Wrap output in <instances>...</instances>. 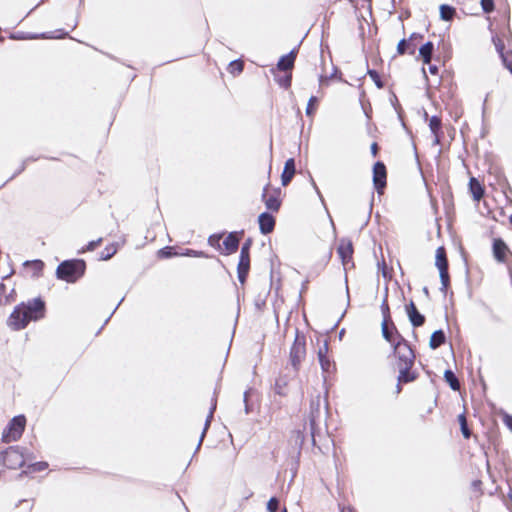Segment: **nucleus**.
<instances>
[{
	"instance_id": "32",
	"label": "nucleus",
	"mask_w": 512,
	"mask_h": 512,
	"mask_svg": "<svg viewBox=\"0 0 512 512\" xmlns=\"http://www.w3.org/2000/svg\"><path fill=\"white\" fill-rule=\"evenodd\" d=\"M229 70L231 73H241L243 70V62L240 60L230 62Z\"/></svg>"
},
{
	"instance_id": "27",
	"label": "nucleus",
	"mask_w": 512,
	"mask_h": 512,
	"mask_svg": "<svg viewBox=\"0 0 512 512\" xmlns=\"http://www.w3.org/2000/svg\"><path fill=\"white\" fill-rule=\"evenodd\" d=\"M410 369L411 368H408V369H404V367H398V370H399V381L401 382H410L412 380H414V376L412 375V373L410 372Z\"/></svg>"
},
{
	"instance_id": "45",
	"label": "nucleus",
	"mask_w": 512,
	"mask_h": 512,
	"mask_svg": "<svg viewBox=\"0 0 512 512\" xmlns=\"http://www.w3.org/2000/svg\"><path fill=\"white\" fill-rule=\"evenodd\" d=\"M279 84L283 87H289L291 84V75H288L284 79L279 80Z\"/></svg>"
},
{
	"instance_id": "6",
	"label": "nucleus",
	"mask_w": 512,
	"mask_h": 512,
	"mask_svg": "<svg viewBox=\"0 0 512 512\" xmlns=\"http://www.w3.org/2000/svg\"><path fill=\"white\" fill-rule=\"evenodd\" d=\"M306 341L304 336H300L298 329H295V340L290 351V360L293 368L298 370L300 363L306 355Z\"/></svg>"
},
{
	"instance_id": "19",
	"label": "nucleus",
	"mask_w": 512,
	"mask_h": 512,
	"mask_svg": "<svg viewBox=\"0 0 512 512\" xmlns=\"http://www.w3.org/2000/svg\"><path fill=\"white\" fill-rule=\"evenodd\" d=\"M250 246H251L250 240H248L247 242H245L242 245L241 252H240V260H239V263H238L239 267L250 268V256H249Z\"/></svg>"
},
{
	"instance_id": "50",
	"label": "nucleus",
	"mask_w": 512,
	"mask_h": 512,
	"mask_svg": "<svg viewBox=\"0 0 512 512\" xmlns=\"http://www.w3.org/2000/svg\"><path fill=\"white\" fill-rule=\"evenodd\" d=\"M218 240H219V236H215V235H213V236H210V237H209V243H210L211 245H213V244H214V242H215V241H218Z\"/></svg>"
},
{
	"instance_id": "51",
	"label": "nucleus",
	"mask_w": 512,
	"mask_h": 512,
	"mask_svg": "<svg viewBox=\"0 0 512 512\" xmlns=\"http://www.w3.org/2000/svg\"><path fill=\"white\" fill-rule=\"evenodd\" d=\"M429 71L432 74H436L438 72V68L436 66H430Z\"/></svg>"
},
{
	"instance_id": "1",
	"label": "nucleus",
	"mask_w": 512,
	"mask_h": 512,
	"mask_svg": "<svg viewBox=\"0 0 512 512\" xmlns=\"http://www.w3.org/2000/svg\"><path fill=\"white\" fill-rule=\"evenodd\" d=\"M44 316V302L34 299L27 304H20L15 307L7 320V325L12 330L24 329L30 321H36Z\"/></svg>"
},
{
	"instance_id": "2",
	"label": "nucleus",
	"mask_w": 512,
	"mask_h": 512,
	"mask_svg": "<svg viewBox=\"0 0 512 512\" xmlns=\"http://www.w3.org/2000/svg\"><path fill=\"white\" fill-rule=\"evenodd\" d=\"M2 461L10 469L23 467L26 461L33 460L35 457L30 453H25L19 446L8 448L0 454Z\"/></svg>"
},
{
	"instance_id": "7",
	"label": "nucleus",
	"mask_w": 512,
	"mask_h": 512,
	"mask_svg": "<svg viewBox=\"0 0 512 512\" xmlns=\"http://www.w3.org/2000/svg\"><path fill=\"white\" fill-rule=\"evenodd\" d=\"M435 265L438 268L440 274V280L442 284L441 290L445 291L449 285V273L446 252L443 247H438L436 250Z\"/></svg>"
},
{
	"instance_id": "49",
	"label": "nucleus",
	"mask_w": 512,
	"mask_h": 512,
	"mask_svg": "<svg viewBox=\"0 0 512 512\" xmlns=\"http://www.w3.org/2000/svg\"><path fill=\"white\" fill-rule=\"evenodd\" d=\"M377 151H378V146H377V144H376V143H373V144L371 145V152H372V154H373L374 156H376Z\"/></svg>"
},
{
	"instance_id": "23",
	"label": "nucleus",
	"mask_w": 512,
	"mask_h": 512,
	"mask_svg": "<svg viewBox=\"0 0 512 512\" xmlns=\"http://www.w3.org/2000/svg\"><path fill=\"white\" fill-rule=\"evenodd\" d=\"M328 351V345L325 342L322 347L319 348L318 358L323 371H328L330 368V361L327 359L326 354Z\"/></svg>"
},
{
	"instance_id": "38",
	"label": "nucleus",
	"mask_w": 512,
	"mask_h": 512,
	"mask_svg": "<svg viewBox=\"0 0 512 512\" xmlns=\"http://www.w3.org/2000/svg\"><path fill=\"white\" fill-rule=\"evenodd\" d=\"M381 311L383 314V320H389L390 314H389V306L387 303V299L385 298L381 304Z\"/></svg>"
},
{
	"instance_id": "25",
	"label": "nucleus",
	"mask_w": 512,
	"mask_h": 512,
	"mask_svg": "<svg viewBox=\"0 0 512 512\" xmlns=\"http://www.w3.org/2000/svg\"><path fill=\"white\" fill-rule=\"evenodd\" d=\"M455 14V9L449 5H441L440 6V17L441 19L445 21L452 20L453 16Z\"/></svg>"
},
{
	"instance_id": "28",
	"label": "nucleus",
	"mask_w": 512,
	"mask_h": 512,
	"mask_svg": "<svg viewBox=\"0 0 512 512\" xmlns=\"http://www.w3.org/2000/svg\"><path fill=\"white\" fill-rule=\"evenodd\" d=\"M47 467H48V464L46 462H36V463L29 464L27 466V470H25L23 473L27 474V473L39 472V471L45 470Z\"/></svg>"
},
{
	"instance_id": "21",
	"label": "nucleus",
	"mask_w": 512,
	"mask_h": 512,
	"mask_svg": "<svg viewBox=\"0 0 512 512\" xmlns=\"http://www.w3.org/2000/svg\"><path fill=\"white\" fill-rule=\"evenodd\" d=\"M433 49L434 46L432 42H427L420 47L419 54L425 64H429L431 62Z\"/></svg>"
},
{
	"instance_id": "10",
	"label": "nucleus",
	"mask_w": 512,
	"mask_h": 512,
	"mask_svg": "<svg viewBox=\"0 0 512 512\" xmlns=\"http://www.w3.org/2000/svg\"><path fill=\"white\" fill-rule=\"evenodd\" d=\"M310 408H311L310 415H309L310 434H311L312 442L315 445V436H316L317 427H318L317 420H318L319 413H320L319 399H317L316 401L313 400L311 402Z\"/></svg>"
},
{
	"instance_id": "35",
	"label": "nucleus",
	"mask_w": 512,
	"mask_h": 512,
	"mask_svg": "<svg viewBox=\"0 0 512 512\" xmlns=\"http://www.w3.org/2000/svg\"><path fill=\"white\" fill-rule=\"evenodd\" d=\"M293 438H294V441H295V444L299 447L302 446V444L304 443V434L302 431L298 430V431H295L293 433Z\"/></svg>"
},
{
	"instance_id": "5",
	"label": "nucleus",
	"mask_w": 512,
	"mask_h": 512,
	"mask_svg": "<svg viewBox=\"0 0 512 512\" xmlns=\"http://www.w3.org/2000/svg\"><path fill=\"white\" fill-rule=\"evenodd\" d=\"M26 419L23 415L15 416L4 430L2 440L5 443L18 440L24 431Z\"/></svg>"
},
{
	"instance_id": "36",
	"label": "nucleus",
	"mask_w": 512,
	"mask_h": 512,
	"mask_svg": "<svg viewBox=\"0 0 512 512\" xmlns=\"http://www.w3.org/2000/svg\"><path fill=\"white\" fill-rule=\"evenodd\" d=\"M286 386V381L282 378L278 379L275 384L276 392L280 395H284L285 391L284 388Z\"/></svg>"
},
{
	"instance_id": "14",
	"label": "nucleus",
	"mask_w": 512,
	"mask_h": 512,
	"mask_svg": "<svg viewBox=\"0 0 512 512\" xmlns=\"http://www.w3.org/2000/svg\"><path fill=\"white\" fill-rule=\"evenodd\" d=\"M388 321L389 320H383L381 323L382 335L387 342L394 346L395 343H397V334L399 333L393 324H391V328L389 327Z\"/></svg>"
},
{
	"instance_id": "55",
	"label": "nucleus",
	"mask_w": 512,
	"mask_h": 512,
	"mask_svg": "<svg viewBox=\"0 0 512 512\" xmlns=\"http://www.w3.org/2000/svg\"><path fill=\"white\" fill-rule=\"evenodd\" d=\"M424 293L428 294V289L426 287L424 288Z\"/></svg>"
},
{
	"instance_id": "41",
	"label": "nucleus",
	"mask_w": 512,
	"mask_h": 512,
	"mask_svg": "<svg viewBox=\"0 0 512 512\" xmlns=\"http://www.w3.org/2000/svg\"><path fill=\"white\" fill-rule=\"evenodd\" d=\"M249 268L238 266V279L243 284L248 274Z\"/></svg>"
},
{
	"instance_id": "4",
	"label": "nucleus",
	"mask_w": 512,
	"mask_h": 512,
	"mask_svg": "<svg viewBox=\"0 0 512 512\" xmlns=\"http://www.w3.org/2000/svg\"><path fill=\"white\" fill-rule=\"evenodd\" d=\"M85 270V263L82 260H70L62 262L57 268V277L59 279L72 282L77 275H82Z\"/></svg>"
},
{
	"instance_id": "40",
	"label": "nucleus",
	"mask_w": 512,
	"mask_h": 512,
	"mask_svg": "<svg viewBox=\"0 0 512 512\" xmlns=\"http://www.w3.org/2000/svg\"><path fill=\"white\" fill-rule=\"evenodd\" d=\"M6 287L4 284H0V305L7 304L9 302L8 296L5 295Z\"/></svg>"
},
{
	"instance_id": "22",
	"label": "nucleus",
	"mask_w": 512,
	"mask_h": 512,
	"mask_svg": "<svg viewBox=\"0 0 512 512\" xmlns=\"http://www.w3.org/2000/svg\"><path fill=\"white\" fill-rule=\"evenodd\" d=\"M227 253H233L237 250L239 239L234 233H230L223 241Z\"/></svg>"
},
{
	"instance_id": "37",
	"label": "nucleus",
	"mask_w": 512,
	"mask_h": 512,
	"mask_svg": "<svg viewBox=\"0 0 512 512\" xmlns=\"http://www.w3.org/2000/svg\"><path fill=\"white\" fill-rule=\"evenodd\" d=\"M368 74L371 77V79L375 82V84L377 85L378 88L383 87L380 77L375 70H368Z\"/></svg>"
},
{
	"instance_id": "54",
	"label": "nucleus",
	"mask_w": 512,
	"mask_h": 512,
	"mask_svg": "<svg viewBox=\"0 0 512 512\" xmlns=\"http://www.w3.org/2000/svg\"><path fill=\"white\" fill-rule=\"evenodd\" d=\"M509 222L512 225V215L509 217Z\"/></svg>"
},
{
	"instance_id": "13",
	"label": "nucleus",
	"mask_w": 512,
	"mask_h": 512,
	"mask_svg": "<svg viewBox=\"0 0 512 512\" xmlns=\"http://www.w3.org/2000/svg\"><path fill=\"white\" fill-rule=\"evenodd\" d=\"M258 223H259L260 232L262 234H269L274 229L275 219L271 214L264 212L259 215Z\"/></svg>"
},
{
	"instance_id": "44",
	"label": "nucleus",
	"mask_w": 512,
	"mask_h": 512,
	"mask_svg": "<svg viewBox=\"0 0 512 512\" xmlns=\"http://www.w3.org/2000/svg\"><path fill=\"white\" fill-rule=\"evenodd\" d=\"M171 248L169 247H166V248H163L159 251V254L162 256V257H165V258H168V257H171L173 256L174 254L170 251Z\"/></svg>"
},
{
	"instance_id": "11",
	"label": "nucleus",
	"mask_w": 512,
	"mask_h": 512,
	"mask_svg": "<svg viewBox=\"0 0 512 512\" xmlns=\"http://www.w3.org/2000/svg\"><path fill=\"white\" fill-rule=\"evenodd\" d=\"M492 249H493L494 258L498 262L504 263L507 259V255L509 253V248L506 245V243L500 238L494 239Z\"/></svg>"
},
{
	"instance_id": "46",
	"label": "nucleus",
	"mask_w": 512,
	"mask_h": 512,
	"mask_svg": "<svg viewBox=\"0 0 512 512\" xmlns=\"http://www.w3.org/2000/svg\"><path fill=\"white\" fill-rule=\"evenodd\" d=\"M185 255L187 256H194V257H202L204 254L203 252H198V251H195V250H188Z\"/></svg>"
},
{
	"instance_id": "43",
	"label": "nucleus",
	"mask_w": 512,
	"mask_h": 512,
	"mask_svg": "<svg viewBox=\"0 0 512 512\" xmlns=\"http://www.w3.org/2000/svg\"><path fill=\"white\" fill-rule=\"evenodd\" d=\"M102 242V238H99L97 240H93L88 243L86 250L93 251L100 243Z\"/></svg>"
},
{
	"instance_id": "9",
	"label": "nucleus",
	"mask_w": 512,
	"mask_h": 512,
	"mask_svg": "<svg viewBox=\"0 0 512 512\" xmlns=\"http://www.w3.org/2000/svg\"><path fill=\"white\" fill-rule=\"evenodd\" d=\"M373 182L376 190L381 193L386 186V168L382 162H376L373 167Z\"/></svg>"
},
{
	"instance_id": "16",
	"label": "nucleus",
	"mask_w": 512,
	"mask_h": 512,
	"mask_svg": "<svg viewBox=\"0 0 512 512\" xmlns=\"http://www.w3.org/2000/svg\"><path fill=\"white\" fill-rule=\"evenodd\" d=\"M442 122L438 116H432L429 120V128L434 136V144H439Z\"/></svg>"
},
{
	"instance_id": "8",
	"label": "nucleus",
	"mask_w": 512,
	"mask_h": 512,
	"mask_svg": "<svg viewBox=\"0 0 512 512\" xmlns=\"http://www.w3.org/2000/svg\"><path fill=\"white\" fill-rule=\"evenodd\" d=\"M337 253L341 259L343 267L347 270L350 267H353L352 263V255H353V246L352 242L349 239H341L337 248Z\"/></svg>"
},
{
	"instance_id": "12",
	"label": "nucleus",
	"mask_w": 512,
	"mask_h": 512,
	"mask_svg": "<svg viewBox=\"0 0 512 512\" xmlns=\"http://www.w3.org/2000/svg\"><path fill=\"white\" fill-rule=\"evenodd\" d=\"M406 313L414 327H420L424 324L425 317L418 311L413 301L406 305Z\"/></svg>"
},
{
	"instance_id": "53",
	"label": "nucleus",
	"mask_w": 512,
	"mask_h": 512,
	"mask_svg": "<svg viewBox=\"0 0 512 512\" xmlns=\"http://www.w3.org/2000/svg\"><path fill=\"white\" fill-rule=\"evenodd\" d=\"M341 512H353L350 508L348 509H343Z\"/></svg>"
},
{
	"instance_id": "56",
	"label": "nucleus",
	"mask_w": 512,
	"mask_h": 512,
	"mask_svg": "<svg viewBox=\"0 0 512 512\" xmlns=\"http://www.w3.org/2000/svg\"><path fill=\"white\" fill-rule=\"evenodd\" d=\"M281 512H287V509H286V508H284Z\"/></svg>"
},
{
	"instance_id": "48",
	"label": "nucleus",
	"mask_w": 512,
	"mask_h": 512,
	"mask_svg": "<svg viewBox=\"0 0 512 512\" xmlns=\"http://www.w3.org/2000/svg\"><path fill=\"white\" fill-rule=\"evenodd\" d=\"M504 421L508 428L512 431V416L506 415Z\"/></svg>"
},
{
	"instance_id": "29",
	"label": "nucleus",
	"mask_w": 512,
	"mask_h": 512,
	"mask_svg": "<svg viewBox=\"0 0 512 512\" xmlns=\"http://www.w3.org/2000/svg\"><path fill=\"white\" fill-rule=\"evenodd\" d=\"M266 207L272 211H278L280 207V201L274 196H270L265 199Z\"/></svg>"
},
{
	"instance_id": "39",
	"label": "nucleus",
	"mask_w": 512,
	"mask_h": 512,
	"mask_svg": "<svg viewBox=\"0 0 512 512\" xmlns=\"http://www.w3.org/2000/svg\"><path fill=\"white\" fill-rule=\"evenodd\" d=\"M279 502L275 497H272L267 503V510L269 512H276L278 509Z\"/></svg>"
},
{
	"instance_id": "20",
	"label": "nucleus",
	"mask_w": 512,
	"mask_h": 512,
	"mask_svg": "<svg viewBox=\"0 0 512 512\" xmlns=\"http://www.w3.org/2000/svg\"><path fill=\"white\" fill-rule=\"evenodd\" d=\"M445 334L442 330H437L432 333L430 340H429V346L431 349H437L445 342Z\"/></svg>"
},
{
	"instance_id": "26",
	"label": "nucleus",
	"mask_w": 512,
	"mask_h": 512,
	"mask_svg": "<svg viewBox=\"0 0 512 512\" xmlns=\"http://www.w3.org/2000/svg\"><path fill=\"white\" fill-rule=\"evenodd\" d=\"M117 250V244H110L106 246V248L100 254V259L104 261L109 260L112 256L116 254Z\"/></svg>"
},
{
	"instance_id": "33",
	"label": "nucleus",
	"mask_w": 512,
	"mask_h": 512,
	"mask_svg": "<svg viewBox=\"0 0 512 512\" xmlns=\"http://www.w3.org/2000/svg\"><path fill=\"white\" fill-rule=\"evenodd\" d=\"M317 97L315 96H311L309 98V101H308V104H307V107H306V114L308 116H312L315 112V105L317 104Z\"/></svg>"
},
{
	"instance_id": "17",
	"label": "nucleus",
	"mask_w": 512,
	"mask_h": 512,
	"mask_svg": "<svg viewBox=\"0 0 512 512\" xmlns=\"http://www.w3.org/2000/svg\"><path fill=\"white\" fill-rule=\"evenodd\" d=\"M295 57L296 54L294 51H291L287 55L282 56L277 63L278 69L284 71L290 70L294 65Z\"/></svg>"
},
{
	"instance_id": "34",
	"label": "nucleus",
	"mask_w": 512,
	"mask_h": 512,
	"mask_svg": "<svg viewBox=\"0 0 512 512\" xmlns=\"http://www.w3.org/2000/svg\"><path fill=\"white\" fill-rule=\"evenodd\" d=\"M481 6L484 12L490 13L494 9V1L493 0H481Z\"/></svg>"
},
{
	"instance_id": "31",
	"label": "nucleus",
	"mask_w": 512,
	"mask_h": 512,
	"mask_svg": "<svg viewBox=\"0 0 512 512\" xmlns=\"http://www.w3.org/2000/svg\"><path fill=\"white\" fill-rule=\"evenodd\" d=\"M215 406H216V404L214 403L212 405V408H211L210 412H209V415L207 416V419H206V422H205V427H204V430H203V432L201 434V437H200V440H199V443H198V448L200 447V445H201V443L203 441V438L205 436V433H206V431H207V429H208V427L210 425V421H211V419L213 417V411L215 409Z\"/></svg>"
},
{
	"instance_id": "47",
	"label": "nucleus",
	"mask_w": 512,
	"mask_h": 512,
	"mask_svg": "<svg viewBox=\"0 0 512 512\" xmlns=\"http://www.w3.org/2000/svg\"><path fill=\"white\" fill-rule=\"evenodd\" d=\"M488 97H489V93L486 95L484 101H483V106H482V117L484 118L485 115H486V111H487V101H488Z\"/></svg>"
},
{
	"instance_id": "24",
	"label": "nucleus",
	"mask_w": 512,
	"mask_h": 512,
	"mask_svg": "<svg viewBox=\"0 0 512 512\" xmlns=\"http://www.w3.org/2000/svg\"><path fill=\"white\" fill-rule=\"evenodd\" d=\"M445 381L449 384L450 388L454 391H458L460 388L459 381L455 374L451 370H446L444 372Z\"/></svg>"
},
{
	"instance_id": "30",
	"label": "nucleus",
	"mask_w": 512,
	"mask_h": 512,
	"mask_svg": "<svg viewBox=\"0 0 512 512\" xmlns=\"http://www.w3.org/2000/svg\"><path fill=\"white\" fill-rule=\"evenodd\" d=\"M458 420H459V423H460V426H461V432L463 434V436L467 439L470 437V431L467 427V421H466V417L464 414H460L459 417H458Z\"/></svg>"
},
{
	"instance_id": "3",
	"label": "nucleus",
	"mask_w": 512,
	"mask_h": 512,
	"mask_svg": "<svg viewBox=\"0 0 512 512\" xmlns=\"http://www.w3.org/2000/svg\"><path fill=\"white\" fill-rule=\"evenodd\" d=\"M397 339V343L393 346L394 353L398 358L397 367L411 368L415 359L414 352L400 334H397Z\"/></svg>"
},
{
	"instance_id": "15",
	"label": "nucleus",
	"mask_w": 512,
	"mask_h": 512,
	"mask_svg": "<svg viewBox=\"0 0 512 512\" xmlns=\"http://www.w3.org/2000/svg\"><path fill=\"white\" fill-rule=\"evenodd\" d=\"M295 174V160L293 158L288 159L285 162L284 169L281 175V183L283 186H287Z\"/></svg>"
},
{
	"instance_id": "18",
	"label": "nucleus",
	"mask_w": 512,
	"mask_h": 512,
	"mask_svg": "<svg viewBox=\"0 0 512 512\" xmlns=\"http://www.w3.org/2000/svg\"><path fill=\"white\" fill-rule=\"evenodd\" d=\"M469 190L475 201H479L483 197L484 189L480 182L474 177L469 181Z\"/></svg>"
},
{
	"instance_id": "52",
	"label": "nucleus",
	"mask_w": 512,
	"mask_h": 512,
	"mask_svg": "<svg viewBox=\"0 0 512 512\" xmlns=\"http://www.w3.org/2000/svg\"><path fill=\"white\" fill-rule=\"evenodd\" d=\"M504 64L506 66V68L511 72L512 74V63L511 62H506V60H504Z\"/></svg>"
},
{
	"instance_id": "42",
	"label": "nucleus",
	"mask_w": 512,
	"mask_h": 512,
	"mask_svg": "<svg viewBox=\"0 0 512 512\" xmlns=\"http://www.w3.org/2000/svg\"><path fill=\"white\" fill-rule=\"evenodd\" d=\"M407 42L405 39H402L397 45V51L399 54H404L406 52Z\"/></svg>"
}]
</instances>
